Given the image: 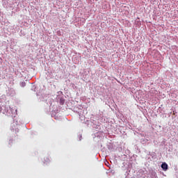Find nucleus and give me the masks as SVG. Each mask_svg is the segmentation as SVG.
<instances>
[{"label":"nucleus","mask_w":178,"mask_h":178,"mask_svg":"<svg viewBox=\"0 0 178 178\" xmlns=\"http://www.w3.org/2000/svg\"><path fill=\"white\" fill-rule=\"evenodd\" d=\"M168 163H163L161 164V168L165 171L168 170Z\"/></svg>","instance_id":"f257e3e1"}]
</instances>
